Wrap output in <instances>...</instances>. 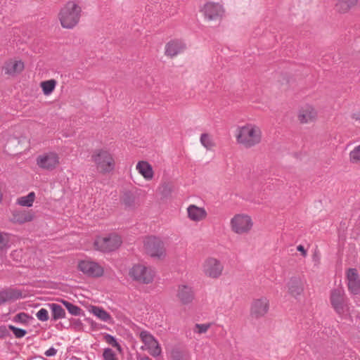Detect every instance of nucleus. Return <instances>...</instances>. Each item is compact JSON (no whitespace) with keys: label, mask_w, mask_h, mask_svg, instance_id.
Wrapping results in <instances>:
<instances>
[{"label":"nucleus","mask_w":360,"mask_h":360,"mask_svg":"<svg viewBox=\"0 0 360 360\" xmlns=\"http://www.w3.org/2000/svg\"><path fill=\"white\" fill-rule=\"evenodd\" d=\"M262 131L253 124H247L237 129L236 141L246 148H252L261 142Z\"/></svg>","instance_id":"obj_1"},{"label":"nucleus","mask_w":360,"mask_h":360,"mask_svg":"<svg viewBox=\"0 0 360 360\" xmlns=\"http://www.w3.org/2000/svg\"><path fill=\"white\" fill-rule=\"evenodd\" d=\"M82 8L75 1L67 2L60 10L58 17L61 26L65 29L74 28L79 22Z\"/></svg>","instance_id":"obj_2"},{"label":"nucleus","mask_w":360,"mask_h":360,"mask_svg":"<svg viewBox=\"0 0 360 360\" xmlns=\"http://www.w3.org/2000/svg\"><path fill=\"white\" fill-rule=\"evenodd\" d=\"M122 243L120 236L116 233H110L105 236H98L94 242V245L96 250L108 252L117 250Z\"/></svg>","instance_id":"obj_3"},{"label":"nucleus","mask_w":360,"mask_h":360,"mask_svg":"<svg viewBox=\"0 0 360 360\" xmlns=\"http://www.w3.org/2000/svg\"><path fill=\"white\" fill-rule=\"evenodd\" d=\"M330 301L333 308L338 315L343 316L348 311L349 300L342 288H335L331 290Z\"/></svg>","instance_id":"obj_4"},{"label":"nucleus","mask_w":360,"mask_h":360,"mask_svg":"<svg viewBox=\"0 0 360 360\" xmlns=\"http://www.w3.org/2000/svg\"><path fill=\"white\" fill-rule=\"evenodd\" d=\"M92 159L97 168L103 173H109L115 168L112 155L107 150H97L92 155Z\"/></svg>","instance_id":"obj_5"},{"label":"nucleus","mask_w":360,"mask_h":360,"mask_svg":"<svg viewBox=\"0 0 360 360\" xmlns=\"http://www.w3.org/2000/svg\"><path fill=\"white\" fill-rule=\"evenodd\" d=\"M130 276L141 283L149 284L153 282L155 272L150 266L138 264L132 266L129 271Z\"/></svg>","instance_id":"obj_6"},{"label":"nucleus","mask_w":360,"mask_h":360,"mask_svg":"<svg viewBox=\"0 0 360 360\" xmlns=\"http://www.w3.org/2000/svg\"><path fill=\"white\" fill-rule=\"evenodd\" d=\"M253 225L252 221L248 215L238 214L231 219V227L233 232L238 234L248 233Z\"/></svg>","instance_id":"obj_7"},{"label":"nucleus","mask_w":360,"mask_h":360,"mask_svg":"<svg viewBox=\"0 0 360 360\" xmlns=\"http://www.w3.org/2000/svg\"><path fill=\"white\" fill-rule=\"evenodd\" d=\"M78 269L89 277L98 278L103 275V268L97 262L91 259L81 260L78 263Z\"/></svg>","instance_id":"obj_8"},{"label":"nucleus","mask_w":360,"mask_h":360,"mask_svg":"<svg viewBox=\"0 0 360 360\" xmlns=\"http://www.w3.org/2000/svg\"><path fill=\"white\" fill-rule=\"evenodd\" d=\"M144 248L147 254L151 257H160L165 252L163 242L155 236H149L144 240Z\"/></svg>","instance_id":"obj_9"},{"label":"nucleus","mask_w":360,"mask_h":360,"mask_svg":"<svg viewBox=\"0 0 360 360\" xmlns=\"http://www.w3.org/2000/svg\"><path fill=\"white\" fill-rule=\"evenodd\" d=\"M139 337L152 356L158 357L161 355V346L157 339L150 332L142 330L140 332Z\"/></svg>","instance_id":"obj_10"},{"label":"nucleus","mask_w":360,"mask_h":360,"mask_svg":"<svg viewBox=\"0 0 360 360\" xmlns=\"http://www.w3.org/2000/svg\"><path fill=\"white\" fill-rule=\"evenodd\" d=\"M224 266L217 259L209 257L202 264V271L207 276L212 278H219L223 271Z\"/></svg>","instance_id":"obj_11"},{"label":"nucleus","mask_w":360,"mask_h":360,"mask_svg":"<svg viewBox=\"0 0 360 360\" xmlns=\"http://www.w3.org/2000/svg\"><path fill=\"white\" fill-rule=\"evenodd\" d=\"M269 309V300L266 297H261L252 301L250 315L252 318L260 319L264 316Z\"/></svg>","instance_id":"obj_12"},{"label":"nucleus","mask_w":360,"mask_h":360,"mask_svg":"<svg viewBox=\"0 0 360 360\" xmlns=\"http://www.w3.org/2000/svg\"><path fill=\"white\" fill-rule=\"evenodd\" d=\"M37 164L41 169L52 170L59 164V157L54 152L46 153L37 157Z\"/></svg>","instance_id":"obj_13"},{"label":"nucleus","mask_w":360,"mask_h":360,"mask_svg":"<svg viewBox=\"0 0 360 360\" xmlns=\"http://www.w3.org/2000/svg\"><path fill=\"white\" fill-rule=\"evenodd\" d=\"M202 11L208 20H219L224 13L223 6L218 3L213 2L207 3Z\"/></svg>","instance_id":"obj_14"},{"label":"nucleus","mask_w":360,"mask_h":360,"mask_svg":"<svg viewBox=\"0 0 360 360\" xmlns=\"http://www.w3.org/2000/svg\"><path fill=\"white\" fill-rule=\"evenodd\" d=\"M176 297L184 305H188L195 299V292L191 285L187 284L179 285L176 290Z\"/></svg>","instance_id":"obj_15"},{"label":"nucleus","mask_w":360,"mask_h":360,"mask_svg":"<svg viewBox=\"0 0 360 360\" xmlns=\"http://www.w3.org/2000/svg\"><path fill=\"white\" fill-rule=\"evenodd\" d=\"M347 287L353 295L360 292V278L356 269L350 268L347 271Z\"/></svg>","instance_id":"obj_16"},{"label":"nucleus","mask_w":360,"mask_h":360,"mask_svg":"<svg viewBox=\"0 0 360 360\" xmlns=\"http://www.w3.org/2000/svg\"><path fill=\"white\" fill-rule=\"evenodd\" d=\"M186 46L185 44L179 40H173L168 42L165 46V55L173 58L181 53Z\"/></svg>","instance_id":"obj_17"},{"label":"nucleus","mask_w":360,"mask_h":360,"mask_svg":"<svg viewBox=\"0 0 360 360\" xmlns=\"http://www.w3.org/2000/svg\"><path fill=\"white\" fill-rule=\"evenodd\" d=\"M188 217L193 221H200L207 217V212L203 207L190 205L187 207Z\"/></svg>","instance_id":"obj_18"},{"label":"nucleus","mask_w":360,"mask_h":360,"mask_svg":"<svg viewBox=\"0 0 360 360\" xmlns=\"http://www.w3.org/2000/svg\"><path fill=\"white\" fill-rule=\"evenodd\" d=\"M20 297H22V293L19 290L11 288L4 290L0 292V305Z\"/></svg>","instance_id":"obj_19"},{"label":"nucleus","mask_w":360,"mask_h":360,"mask_svg":"<svg viewBox=\"0 0 360 360\" xmlns=\"http://www.w3.org/2000/svg\"><path fill=\"white\" fill-rule=\"evenodd\" d=\"M316 116V112L311 105H305L300 110L299 120L302 123L313 121Z\"/></svg>","instance_id":"obj_20"},{"label":"nucleus","mask_w":360,"mask_h":360,"mask_svg":"<svg viewBox=\"0 0 360 360\" xmlns=\"http://www.w3.org/2000/svg\"><path fill=\"white\" fill-rule=\"evenodd\" d=\"M33 219V215L25 210H13L11 220L14 223L23 224L31 221Z\"/></svg>","instance_id":"obj_21"},{"label":"nucleus","mask_w":360,"mask_h":360,"mask_svg":"<svg viewBox=\"0 0 360 360\" xmlns=\"http://www.w3.org/2000/svg\"><path fill=\"white\" fill-rule=\"evenodd\" d=\"M136 169L145 179L151 180L153 177L152 166L146 161H140L137 163Z\"/></svg>","instance_id":"obj_22"},{"label":"nucleus","mask_w":360,"mask_h":360,"mask_svg":"<svg viewBox=\"0 0 360 360\" xmlns=\"http://www.w3.org/2000/svg\"><path fill=\"white\" fill-rule=\"evenodd\" d=\"M288 286L289 293L295 298L300 295L304 290L303 285L297 278H292L289 281Z\"/></svg>","instance_id":"obj_23"},{"label":"nucleus","mask_w":360,"mask_h":360,"mask_svg":"<svg viewBox=\"0 0 360 360\" xmlns=\"http://www.w3.org/2000/svg\"><path fill=\"white\" fill-rule=\"evenodd\" d=\"M24 69V63L21 60H11L4 66L5 73L14 75L20 72Z\"/></svg>","instance_id":"obj_24"},{"label":"nucleus","mask_w":360,"mask_h":360,"mask_svg":"<svg viewBox=\"0 0 360 360\" xmlns=\"http://www.w3.org/2000/svg\"><path fill=\"white\" fill-rule=\"evenodd\" d=\"M49 306L51 310V319L53 321H56L58 319L65 318V311L60 305L56 303H51L49 304Z\"/></svg>","instance_id":"obj_25"},{"label":"nucleus","mask_w":360,"mask_h":360,"mask_svg":"<svg viewBox=\"0 0 360 360\" xmlns=\"http://www.w3.org/2000/svg\"><path fill=\"white\" fill-rule=\"evenodd\" d=\"M358 2V0H338L335 5L336 10L340 13H346Z\"/></svg>","instance_id":"obj_26"},{"label":"nucleus","mask_w":360,"mask_h":360,"mask_svg":"<svg viewBox=\"0 0 360 360\" xmlns=\"http://www.w3.org/2000/svg\"><path fill=\"white\" fill-rule=\"evenodd\" d=\"M91 312L94 316L104 322L109 323L112 319L110 314L101 307L96 306L92 307Z\"/></svg>","instance_id":"obj_27"},{"label":"nucleus","mask_w":360,"mask_h":360,"mask_svg":"<svg viewBox=\"0 0 360 360\" xmlns=\"http://www.w3.org/2000/svg\"><path fill=\"white\" fill-rule=\"evenodd\" d=\"M35 198V193L30 192L27 195L22 196L17 200V203L24 207H31Z\"/></svg>","instance_id":"obj_28"},{"label":"nucleus","mask_w":360,"mask_h":360,"mask_svg":"<svg viewBox=\"0 0 360 360\" xmlns=\"http://www.w3.org/2000/svg\"><path fill=\"white\" fill-rule=\"evenodd\" d=\"M56 85V82L54 79H49L41 83V87L43 93L48 96L51 94L54 90Z\"/></svg>","instance_id":"obj_29"},{"label":"nucleus","mask_w":360,"mask_h":360,"mask_svg":"<svg viewBox=\"0 0 360 360\" xmlns=\"http://www.w3.org/2000/svg\"><path fill=\"white\" fill-rule=\"evenodd\" d=\"M62 303L70 314L73 316H80L82 314V309L79 307L66 300H62Z\"/></svg>","instance_id":"obj_30"},{"label":"nucleus","mask_w":360,"mask_h":360,"mask_svg":"<svg viewBox=\"0 0 360 360\" xmlns=\"http://www.w3.org/2000/svg\"><path fill=\"white\" fill-rule=\"evenodd\" d=\"M10 247V235L6 233H0V251H3Z\"/></svg>","instance_id":"obj_31"},{"label":"nucleus","mask_w":360,"mask_h":360,"mask_svg":"<svg viewBox=\"0 0 360 360\" xmlns=\"http://www.w3.org/2000/svg\"><path fill=\"white\" fill-rule=\"evenodd\" d=\"M212 323H196L193 328V332L198 334L205 333L208 329L212 326Z\"/></svg>","instance_id":"obj_32"},{"label":"nucleus","mask_w":360,"mask_h":360,"mask_svg":"<svg viewBox=\"0 0 360 360\" xmlns=\"http://www.w3.org/2000/svg\"><path fill=\"white\" fill-rule=\"evenodd\" d=\"M350 161L352 163L360 164V145L356 146L349 153Z\"/></svg>","instance_id":"obj_33"},{"label":"nucleus","mask_w":360,"mask_h":360,"mask_svg":"<svg viewBox=\"0 0 360 360\" xmlns=\"http://www.w3.org/2000/svg\"><path fill=\"white\" fill-rule=\"evenodd\" d=\"M200 143L207 149H210L213 146L212 139L207 134H201Z\"/></svg>","instance_id":"obj_34"},{"label":"nucleus","mask_w":360,"mask_h":360,"mask_svg":"<svg viewBox=\"0 0 360 360\" xmlns=\"http://www.w3.org/2000/svg\"><path fill=\"white\" fill-rule=\"evenodd\" d=\"M123 202L126 206L132 207L135 203V197L131 193L127 192L124 194Z\"/></svg>","instance_id":"obj_35"},{"label":"nucleus","mask_w":360,"mask_h":360,"mask_svg":"<svg viewBox=\"0 0 360 360\" xmlns=\"http://www.w3.org/2000/svg\"><path fill=\"white\" fill-rule=\"evenodd\" d=\"M8 328L13 331L16 338H22L27 334L25 329L17 328L13 325H8Z\"/></svg>","instance_id":"obj_36"},{"label":"nucleus","mask_w":360,"mask_h":360,"mask_svg":"<svg viewBox=\"0 0 360 360\" xmlns=\"http://www.w3.org/2000/svg\"><path fill=\"white\" fill-rule=\"evenodd\" d=\"M104 360H117L115 352L110 348H105L103 353Z\"/></svg>","instance_id":"obj_37"},{"label":"nucleus","mask_w":360,"mask_h":360,"mask_svg":"<svg viewBox=\"0 0 360 360\" xmlns=\"http://www.w3.org/2000/svg\"><path fill=\"white\" fill-rule=\"evenodd\" d=\"M37 318L41 321H46L49 320V312L48 311L44 309L41 308L40 309L36 314Z\"/></svg>","instance_id":"obj_38"},{"label":"nucleus","mask_w":360,"mask_h":360,"mask_svg":"<svg viewBox=\"0 0 360 360\" xmlns=\"http://www.w3.org/2000/svg\"><path fill=\"white\" fill-rule=\"evenodd\" d=\"M104 339H105V342L107 343H108L109 345H112L114 347H117L118 349H120V345L117 342V340L115 339V338L114 336H112L110 334H106L104 336Z\"/></svg>","instance_id":"obj_39"},{"label":"nucleus","mask_w":360,"mask_h":360,"mask_svg":"<svg viewBox=\"0 0 360 360\" xmlns=\"http://www.w3.org/2000/svg\"><path fill=\"white\" fill-rule=\"evenodd\" d=\"M28 318H29V316L26 313L21 312V313L16 314L14 316L13 321L15 322H18V323H26L28 320Z\"/></svg>","instance_id":"obj_40"},{"label":"nucleus","mask_w":360,"mask_h":360,"mask_svg":"<svg viewBox=\"0 0 360 360\" xmlns=\"http://www.w3.org/2000/svg\"><path fill=\"white\" fill-rule=\"evenodd\" d=\"M172 186L168 184H165L162 186V194L165 197L168 196L172 193Z\"/></svg>","instance_id":"obj_41"},{"label":"nucleus","mask_w":360,"mask_h":360,"mask_svg":"<svg viewBox=\"0 0 360 360\" xmlns=\"http://www.w3.org/2000/svg\"><path fill=\"white\" fill-rule=\"evenodd\" d=\"M8 326H0V338H5L10 335Z\"/></svg>","instance_id":"obj_42"},{"label":"nucleus","mask_w":360,"mask_h":360,"mask_svg":"<svg viewBox=\"0 0 360 360\" xmlns=\"http://www.w3.org/2000/svg\"><path fill=\"white\" fill-rule=\"evenodd\" d=\"M171 359L183 360V354L180 351L174 349L171 353Z\"/></svg>","instance_id":"obj_43"},{"label":"nucleus","mask_w":360,"mask_h":360,"mask_svg":"<svg viewBox=\"0 0 360 360\" xmlns=\"http://www.w3.org/2000/svg\"><path fill=\"white\" fill-rule=\"evenodd\" d=\"M56 353L57 349H55L53 347H51L44 352V354L46 356H53L56 354Z\"/></svg>","instance_id":"obj_44"},{"label":"nucleus","mask_w":360,"mask_h":360,"mask_svg":"<svg viewBox=\"0 0 360 360\" xmlns=\"http://www.w3.org/2000/svg\"><path fill=\"white\" fill-rule=\"evenodd\" d=\"M297 250L300 252L302 255V256L304 257H306L307 255V251L306 250L304 249V246L302 245H299L297 247Z\"/></svg>","instance_id":"obj_45"},{"label":"nucleus","mask_w":360,"mask_h":360,"mask_svg":"<svg viewBox=\"0 0 360 360\" xmlns=\"http://www.w3.org/2000/svg\"><path fill=\"white\" fill-rule=\"evenodd\" d=\"M352 117L356 120L360 121V112L353 114Z\"/></svg>","instance_id":"obj_46"},{"label":"nucleus","mask_w":360,"mask_h":360,"mask_svg":"<svg viewBox=\"0 0 360 360\" xmlns=\"http://www.w3.org/2000/svg\"><path fill=\"white\" fill-rule=\"evenodd\" d=\"M139 360H152V359L150 358H149L148 356H145L139 358Z\"/></svg>","instance_id":"obj_47"},{"label":"nucleus","mask_w":360,"mask_h":360,"mask_svg":"<svg viewBox=\"0 0 360 360\" xmlns=\"http://www.w3.org/2000/svg\"><path fill=\"white\" fill-rule=\"evenodd\" d=\"M42 359H43L44 360H47L46 358H44V357H42Z\"/></svg>","instance_id":"obj_48"}]
</instances>
